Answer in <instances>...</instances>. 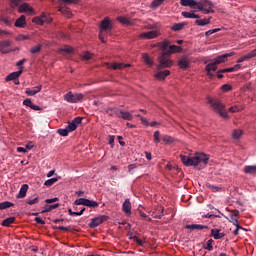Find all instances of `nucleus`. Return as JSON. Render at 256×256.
<instances>
[{"label": "nucleus", "instance_id": "nucleus-62", "mask_svg": "<svg viewBox=\"0 0 256 256\" xmlns=\"http://www.w3.org/2000/svg\"><path fill=\"white\" fill-rule=\"evenodd\" d=\"M168 47H169V41L165 40L164 42H162L161 44L162 51H166Z\"/></svg>", "mask_w": 256, "mask_h": 256}, {"label": "nucleus", "instance_id": "nucleus-47", "mask_svg": "<svg viewBox=\"0 0 256 256\" xmlns=\"http://www.w3.org/2000/svg\"><path fill=\"white\" fill-rule=\"evenodd\" d=\"M66 129L68 130L69 133H73V131L77 129V125H75V123L73 122H69L68 127H66Z\"/></svg>", "mask_w": 256, "mask_h": 256}, {"label": "nucleus", "instance_id": "nucleus-57", "mask_svg": "<svg viewBox=\"0 0 256 256\" xmlns=\"http://www.w3.org/2000/svg\"><path fill=\"white\" fill-rule=\"evenodd\" d=\"M83 121V117H76V118H74L73 120H72V123H74V125H76V127L78 126V125H81V122Z\"/></svg>", "mask_w": 256, "mask_h": 256}, {"label": "nucleus", "instance_id": "nucleus-20", "mask_svg": "<svg viewBox=\"0 0 256 256\" xmlns=\"http://www.w3.org/2000/svg\"><path fill=\"white\" fill-rule=\"evenodd\" d=\"M182 17H184V19H201V16H199V14H195V11H183L181 12Z\"/></svg>", "mask_w": 256, "mask_h": 256}, {"label": "nucleus", "instance_id": "nucleus-35", "mask_svg": "<svg viewBox=\"0 0 256 256\" xmlns=\"http://www.w3.org/2000/svg\"><path fill=\"white\" fill-rule=\"evenodd\" d=\"M15 204L9 201H4L0 203V211H3V209H9V207H14Z\"/></svg>", "mask_w": 256, "mask_h": 256}, {"label": "nucleus", "instance_id": "nucleus-60", "mask_svg": "<svg viewBox=\"0 0 256 256\" xmlns=\"http://www.w3.org/2000/svg\"><path fill=\"white\" fill-rule=\"evenodd\" d=\"M23 105H25L26 107H30V109H31V107L33 106V101H31V99H25L24 101H23Z\"/></svg>", "mask_w": 256, "mask_h": 256}, {"label": "nucleus", "instance_id": "nucleus-28", "mask_svg": "<svg viewBox=\"0 0 256 256\" xmlns=\"http://www.w3.org/2000/svg\"><path fill=\"white\" fill-rule=\"evenodd\" d=\"M246 175H256V165L244 166Z\"/></svg>", "mask_w": 256, "mask_h": 256}, {"label": "nucleus", "instance_id": "nucleus-3", "mask_svg": "<svg viewBox=\"0 0 256 256\" xmlns=\"http://www.w3.org/2000/svg\"><path fill=\"white\" fill-rule=\"evenodd\" d=\"M208 103H210L214 111H216V113H219L221 117H223L224 119H229V115L227 114V112H225V105H223L221 101L209 98Z\"/></svg>", "mask_w": 256, "mask_h": 256}, {"label": "nucleus", "instance_id": "nucleus-38", "mask_svg": "<svg viewBox=\"0 0 256 256\" xmlns=\"http://www.w3.org/2000/svg\"><path fill=\"white\" fill-rule=\"evenodd\" d=\"M57 181H59V178H51L45 181L44 185L46 187H52V185H55V183H57Z\"/></svg>", "mask_w": 256, "mask_h": 256}, {"label": "nucleus", "instance_id": "nucleus-4", "mask_svg": "<svg viewBox=\"0 0 256 256\" xmlns=\"http://www.w3.org/2000/svg\"><path fill=\"white\" fill-rule=\"evenodd\" d=\"M171 55L170 53L167 52H163L159 57H158V61H159V65H158V69H165L167 67H171L173 65V61H171Z\"/></svg>", "mask_w": 256, "mask_h": 256}, {"label": "nucleus", "instance_id": "nucleus-21", "mask_svg": "<svg viewBox=\"0 0 256 256\" xmlns=\"http://www.w3.org/2000/svg\"><path fill=\"white\" fill-rule=\"evenodd\" d=\"M169 75H171V71L169 70L159 71L155 74V78L158 79V81H165V78L169 77Z\"/></svg>", "mask_w": 256, "mask_h": 256}, {"label": "nucleus", "instance_id": "nucleus-29", "mask_svg": "<svg viewBox=\"0 0 256 256\" xmlns=\"http://www.w3.org/2000/svg\"><path fill=\"white\" fill-rule=\"evenodd\" d=\"M58 11L62 14V15H64V17H71V15H73L72 13H71V10H69V8L68 7H65V6H59V8H58Z\"/></svg>", "mask_w": 256, "mask_h": 256}, {"label": "nucleus", "instance_id": "nucleus-25", "mask_svg": "<svg viewBox=\"0 0 256 256\" xmlns=\"http://www.w3.org/2000/svg\"><path fill=\"white\" fill-rule=\"evenodd\" d=\"M211 237H214V239H223L225 237V233L221 232L219 229H212L211 230Z\"/></svg>", "mask_w": 256, "mask_h": 256}, {"label": "nucleus", "instance_id": "nucleus-16", "mask_svg": "<svg viewBox=\"0 0 256 256\" xmlns=\"http://www.w3.org/2000/svg\"><path fill=\"white\" fill-rule=\"evenodd\" d=\"M19 13H33V7L29 3H23L18 7Z\"/></svg>", "mask_w": 256, "mask_h": 256}, {"label": "nucleus", "instance_id": "nucleus-37", "mask_svg": "<svg viewBox=\"0 0 256 256\" xmlns=\"http://www.w3.org/2000/svg\"><path fill=\"white\" fill-rule=\"evenodd\" d=\"M162 141H163L166 145H171V143H173V141H175V139H173V137H171V136L164 135V136H162Z\"/></svg>", "mask_w": 256, "mask_h": 256}, {"label": "nucleus", "instance_id": "nucleus-39", "mask_svg": "<svg viewBox=\"0 0 256 256\" xmlns=\"http://www.w3.org/2000/svg\"><path fill=\"white\" fill-rule=\"evenodd\" d=\"M41 49H43V45L38 44L37 46L31 48L30 53H32V55L41 53Z\"/></svg>", "mask_w": 256, "mask_h": 256}, {"label": "nucleus", "instance_id": "nucleus-51", "mask_svg": "<svg viewBox=\"0 0 256 256\" xmlns=\"http://www.w3.org/2000/svg\"><path fill=\"white\" fill-rule=\"evenodd\" d=\"M219 31H221V28L208 30V31L205 32V36L210 37V35H213V33H219Z\"/></svg>", "mask_w": 256, "mask_h": 256}, {"label": "nucleus", "instance_id": "nucleus-15", "mask_svg": "<svg viewBox=\"0 0 256 256\" xmlns=\"http://www.w3.org/2000/svg\"><path fill=\"white\" fill-rule=\"evenodd\" d=\"M27 191H29V185L23 184L19 190V193L17 194V199H25L27 197Z\"/></svg>", "mask_w": 256, "mask_h": 256}, {"label": "nucleus", "instance_id": "nucleus-59", "mask_svg": "<svg viewBox=\"0 0 256 256\" xmlns=\"http://www.w3.org/2000/svg\"><path fill=\"white\" fill-rule=\"evenodd\" d=\"M91 57H92V54L89 52H84L82 54V59H84V61H89V59H91Z\"/></svg>", "mask_w": 256, "mask_h": 256}, {"label": "nucleus", "instance_id": "nucleus-9", "mask_svg": "<svg viewBox=\"0 0 256 256\" xmlns=\"http://www.w3.org/2000/svg\"><path fill=\"white\" fill-rule=\"evenodd\" d=\"M108 219H109V216H106V215L92 218L91 222L89 223V227L90 229H95V227H99L101 223H103L104 221H107Z\"/></svg>", "mask_w": 256, "mask_h": 256}, {"label": "nucleus", "instance_id": "nucleus-50", "mask_svg": "<svg viewBox=\"0 0 256 256\" xmlns=\"http://www.w3.org/2000/svg\"><path fill=\"white\" fill-rule=\"evenodd\" d=\"M26 203L28 205H35V204L39 203V197H35L34 199L27 198Z\"/></svg>", "mask_w": 256, "mask_h": 256}, {"label": "nucleus", "instance_id": "nucleus-13", "mask_svg": "<svg viewBox=\"0 0 256 256\" xmlns=\"http://www.w3.org/2000/svg\"><path fill=\"white\" fill-rule=\"evenodd\" d=\"M106 67L108 69H113L114 71H117V69H124V67H131V65L123 64V63H106Z\"/></svg>", "mask_w": 256, "mask_h": 256}, {"label": "nucleus", "instance_id": "nucleus-23", "mask_svg": "<svg viewBox=\"0 0 256 256\" xmlns=\"http://www.w3.org/2000/svg\"><path fill=\"white\" fill-rule=\"evenodd\" d=\"M211 17L204 18V19H197L195 21V25H198V27H205V25H211Z\"/></svg>", "mask_w": 256, "mask_h": 256}, {"label": "nucleus", "instance_id": "nucleus-53", "mask_svg": "<svg viewBox=\"0 0 256 256\" xmlns=\"http://www.w3.org/2000/svg\"><path fill=\"white\" fill-rule=\"evenodd\" d=\"M60 53H67L68 55L73 53V48L72 47H65V48H62L60 49Z\"/></svg>", "mask_w": 256, "mask_h": 256}, {"label": "nucleus", "instance_id": "nucleus-56", "mask_svg": "<svg viewBox=\"0 0 256 256\" xmlns=\"http://www.w3.org/2000/svg\"><path fill=\"white\" fill-rule=\"evenodd\" d=\"M241 109H243V108H240L239 106H232V107H230L229 108V111H230V113H239V111H241Z\"/></svg>", "mask_w": 256, "mask_h": 256}, {"label": "nucleus", "instance_id": "nucleus-63", "mask_svg": "<svg viewBox=\"0 0 256 256\" xmlns=\"http://www.w3.org/2000/svg\"><path fill=\"white\" fill-rule=\"evenodd\" d=\"M57 201H59V198L55 197L51 199H46L45 203L51 204V203H57Z\"/></svg>", "mask_w": 256, "mask_h": 256}, {"label": "nucleus", "instance_id": "nucleus-42", "mask_svg": "<svg viewBox=\"0 0 256 256\" xmlns=\"http://www.w3.org/2000/svg\"><path fill=\"white\" fill-rule=\"evenodd\" d=\"M241 135H243V132L239 129H236L232 133L233 139H241Z\"/></svg>", "mask_w": 256, "mask_h": 256}, {"label": "nucleus", "instance_id": "nucleus-5", "mask_svg": "<svg viewBox=\"0 0 256 256\" xmlns=\"http://www.w3.org/2000/svg\"><path fill=\"white\" fill-rule=\"evenodd\" d=\"M74 205H84V207H89L90 209H97L99 202L87 198H79L74 201Z\"/></svg>", "mask_w": 256, "mask_h": 256}, {"label": "nucleus", "instance_id": "nucleus-7", "mask_svg": "<svg viewBox=\"0 0 256 256\" xmlns=\"http://www.w3.org/2000/svg\"><path fill=\"white\" fill-rule=\"evenodd\" d=\"M83 97L82 93L73 94L72 92H68L65 94L64 99L68 103H79L80 101H83Z\"/></svg>", "mask_w": 256, "mask_h": 256}, {"label": "nucleus", "instance_id": "nucleus-14", "mask_svg": "<svg viewBox=\"0 0 256 256\" xmlns=\"http://www.w3.org/2000/svg\"><path fill=\"white\" fill-rule=\"evenodd\" d=\"M14 25H15V27L25 29V27L27 25V20H26L25 15H21L19 18H17Z\"/></svg>", "mask_w": 256, "mask_h": 256}, {"label": "nucleus", "instance_id": "nucleus-10", "mask_svg": "<svg viewBox=\"0 0 256 256\" xmlns=\"http://www.w3.org/2000/svg\"><path fill=\"white\" fill-rule=\"evenodd\" d=\"M233 55H235V52L222 54V55L217 56L216 58H214V62L217 65H221V63H226L227 59H229V57H233Z\"/></svg>", "mask_w": 256, "mask_h": 256}, {"label": "nucleus", "instance_id": "nucleus-2", "mask_svg": "<svg viewBox=\"0 0 256 256\" xmlns=\"http://www.w3.org/2000/svg\"><path fill=\"white\" fill-rule=\"evenodd\" d=\"M180 159L186 167H197L199 163L207 165L209 163V157L205 153H196L194 156L180 155Z\"/></svg>", "mask_w": 256, "mask_h": 256}, {"label": "nucleus", "instance_id": "nucleus-1", "mask_svg": "<svg viewBox=\"0 0 256 256\" xmlns=\"http://www.w3.org/2000/svg\"><path fill=\"white\" fill-rule=\"evenodd\" d=\"M180 5L182 7H191V9H197L204 13V15H209V13H215L213 7L215 4L209 0H180Z\"/></svg>", "mask_w": 256, "mask_h": 256}, {"label": "nucleus", "instance_id": "nucleus-32", "mask_svg": "<svg viewBox=\"0 0 256 256\" xmlns=\"http://www.w3.org/2000/svg\"><path fill=\"white\" fill-rule=\"evenodd\" d=\"M12 223H15V217H9L2 221V227H10Z\"/></svg>", "mask_w": 256, "mask_h": 256}, {"label": "nucleus", "instance_id": "nucleus-19", "mask_svg": "<svg viewBox=\"0 0 256 256\" xmlns=\"http://www.w3.org/2000/svg\"><path fill=\"white\" fill-rule=\"evenodd\" d=\"M22 74H23V70L12 72L8 76H6L5 81H15L19 79V77H21Z\"/></svg>", "mask_w": 256, "mask_h": 256}, {"label": "nucleus", "instance_id": "nucleus-64", "mask_svg": "<svg viewBox=\"0 0 256 256\" xmlns=\"http://www.w3.org/2000/svg\"><path fill=\"white\" fill-rule=\"evenodd\" d=\"M232 87L229 84H224L222 86V91H231Z\"/></svg>", "mask_w": 256, "mask_h": 256}, {"label": "nucleus", "instance_id": "nucleus-52", "mask_svg": "<svg viewBox=\"0 0 256 256\" xmlns=\"http://www.w3.org/2000/svg\"><path fill=\"white\" fill-rule=\"evenodd\" d=\"M57 132L61 135V137H67V135H69V130L67 128L58 129Z\"/></svg>", "mask_w": 256, "mask_h": 256}, {"label": "nucleus", "instance_id": "nucleus-48", "mask_svg": "<svg viewBox=\"0 0 256 256\" xmlns=\"http://www.w3.org/2000/svg\"><path fill=\"white\" fill-rule=\"evenodd\" d=\"M52 229H54L55 231L59 230V231H71V227H65V226H53Z\"/></svg>", "mask_w": 256, "mask_h": 256}, {"label": "nucleus", "instance_id": "nucleus-18", "mask_svg": "<svg viewBox=\"0 0 256 256\" xmlns=\"http://www.w3.org/2000/svg\"><path fill=\"white\" fill-rule=\"evenodd\" d=\"M253 57H256V49H254L251 52H249L248 54L240 57L237 60V63H243L244 61H249V59H253Z\"/></svg>", "mask_w": 256, "mask_h": 256}, {"label": "nucleus", "instance_id": "nucleus-58", "mask_svg": "<svg viewBox=\"0 0 256 256\" xmlns=\"http://www.w3.org/2000/svg\"><path fill=\"white\" fill-rule=\"evenodd\" d=\"M133 241H135V243H137V245H139L140 247H143V245H145V242H143L141 239H139L137 236H134Z\"/></svg>", "mask_w": 256, "mask_h": 256}, {"label": "nucleus", "instance_id": "nucleus-24", "mask_svg": "<svg viewBox=\"0 0 256 256\" xmlns=\"http://www.w3.org/2000/svg\"><path fill=\"white\" fill-rule=\"evenodd\" d=\"M217 65L218 64L214 61L206 66L207 75H209V77H213L211 71H217Z\"/></svg>", "mask_w": 256, "mask_h": 256}, {"label": "nucleus", "instance_id": "nucleus-12", "mask_svg": "<svg viewBox=\"0 0 256 256\" xmlns=\"http://www.w3.org/2000/svg\"><path fill=\"white\" fill-rule=\"evenodd\" d=\"M41 89H43V86L38 85L32 88H26L25 93L28 95V97H33L37 95V93H41Z\"/></svg>", "mask_w": 256, "mask_h": 256}, {"label": "nucleus", "instance_id": "nucleus-36", "mask_svg": "<svg viewBox=\"0 0 256 256\" xmlns=\"http://www.w3.org/2000/svg\"><path fill=\"white\" fill-rule=\"evenodd\" d=\"M169 51L168 52H166V53H170V55L172 54V53H181V47H179V46H177V45H170L169 46Z\"/></svg>", "mask_w": 256, "mask_h": 256}, {"label": "nucleus", "instance_id": "nucleus-11", "mask_svg": "<svg viewBox=\"0 0 256 256\" xmlns=\"http://www.w3.org/2000/svg\"><path fill=\"white\" fill-rule=\"evenodd\" d=\"M157 37H159V32L157 30L143 32L139 35L140 39H157Z\"/></svg>", "mask_w": 256, "mask_h": 256}, {"label": "nucleus", "instance_id": "nucleus-44", "mask_svg": "<svg viewBox=\"0 0 256 256\" xmlns=\"http://www.w3.org/2000/svg\"><path fill=\"white\" fill-rule=\"evenodd\" d=\"M165 0H154L152 3H151V7L152 9H157V7H160V5H163V2Z\"/></svg>", "mask_w": 256, "mask_h": 256}, {"label": "nucleus", "instance_id": "nucleus-31", "mask_svg": "<svg viewBox=\"0 0 256 256\" xmlns=\"http://www.w3.org/2000/svg\"><path fill=\"white\" fill-rule=\"evenodd\" d=\"M180 69H189V60L187 58H182L178 62Z\"/></svg>", "mask_w": 256, "mask_h": 256}, {"label": "nucleus", "instance_id": "nucleus-54", "mask_svg": "<svg viewBox=\"0 0 256 256\" xmlns=\"http://www.w3.org/2000/svg\"><path fill=\"white\" fill-rule=\"evenodd\" d=\"M137 117H140V121L142 123V125H145L146 127H149V120H147V118L141 116V115H137Z\"/></svg>", "mask_w": 256, "mask_h": 256}, {"label": "nucleus", "instance_id": "nucleus-45", "mask_svg": "<svg viewBox=\"0 0 256 256\" xmlns=\"http://www.w3.org/2000/svg\"><path fill=\"white\" fill-rule=\"evenodd\" d=\"M161 132L159 130L154 132V143H161V138H160Z\"/></svg>", "mask_w": 256, "mask_h": 256}, {"label": "nucleus", "instance_id": "nucleus-41", "mask_svg": "<svg viewBox=\"0 0 256 256\" xmlns=\"http://www.w3.org/2000/svg\"><path fill=\"white\" fill-rule=\"evenodd\" d=\"M32 23H35L36 25H43L44 24V20H43V17H39V16H36L32 19Z\"/></svg>", "mask_w": 256, "mask_h": 256}, {"label": "nucleus", "instance_id": "nucleus-17", "mask_svg": "<svg viewBox=\"0 0 256 256\" xmlns=\"http://www.w3.org/2000/svg\"><path fill=\"white\" fill-rule=\"evenodd\" d=\"M185 229H191L192 231H201L203 229H209V226L201 225V224H187Z\"/></svg>", "mask_w": 256, "mask_h": 256}, {"label": "nucleus", "instance_id": "nucleus-55", "mask_svg": "<svg viewBox=\"0 0 256 256\" xmlns=\"http://www.w3.org/2000/svg\"><path fill=\"white\" fill-rule=\"evenodd\" d=\"M118 21H120L123 25H129L131 21H129V18L125 17H118Z\"/></svg>", "mask_w": 256, "mask_h": 256}, {"label": "nucleus", "instance_id": "nucleus-43", "mask_svg": "<svg viewBox=\"0 0 256 256\" xmlns=\"http://www.w3.org/2000/svg\"><path fill=\"white\" fill-rule=\"evenodd\" d=\"M41 17H42L44 23H53V18L47 16V14H45V12L41 13Z\"/></svg>", "mask_w": 256, "mask_h": 256}, {"label": "nucleus", "instance_id": "nucleus-6", "mask_svg": "<svg viewBox=\"0 0 256 256\" xmlns=\"http://www.w3.org/2000/svg\"><path fill=\"white\" fill-rule=\"evenodd\" d=\"M112 26H111V20L109 18H104L100 24V34H99V39L102 41V43H105V39L103 38V31H111Z\"/></svg>", "mask_w": 256, "mask_h": 256}, {"label": "nucleus", "instance_id": "nucleus-27", "mask_svg": "<svg viewBox=\"0 0 256 256\" xmlns=\"http://www.w3.org/2000/svg\"><path fill=\"white\" fill-rule=\"evenodd\" d=\"M6 47H11V41L6 40V41L0 42V53L7 55V53H9V51L4 50V49H6Z\"/></svg>", "mask_w": 256, "mask_h": 256}, {"label": "nucleus", "instance_id": "nucleus-49", "mask_svg": "<svg viewBox=\"0 0 256 256\" xmlns=\"http://www.w3.org/2000/svg\"><path fill=\"white\" fill-rule=\"evenodd\" d=\"M62 5H73L77 3V0H58Z\"/></svg>", "mask_w": 256, "mask_h": 256}, {"label": "nucleus", "instance_id": "nucleus-61", "mask_svg": "<svg viewBox=\"0 0 256 256\" xmlns=\"http://www.w3.org/2000/svg\"><path fill=\"white\" fill-rule=\"evenodd\" d=\"M233 72H234L233 67H231V68H224V69L219 70V73H233Z\"/></svg>", "mask_w": 256, "mask_h": 256}, {"label": "nucleus", "instance_id": "nucleus-22", "mask_svg": "<svg viewBox=\"0 0 256 256\" xmlns=\"http://www.w3.org/2000/svg\"><path fill=\"white\" fill-rule=\"evenodd\" d=\"M122 209L126 215H131V201L129 198H127L123 204H122Z\"/></svg>", "mask_w": 256, "mask_h": 256}, {"label": "nucleus", "instance_id": "nucleus-40", "mask_svg": "<svg viewBox=\"0 0 256 256\" xmlns=\"http://www.w3.org/2000/svg\"><path fill=\"white\" fill-rule=\"evenodd\" d=\"M213 243H215V241L213 239H209L204 245V249L211 251L213 249Z\"/></svg>", "mask_w": 256, "mask_h": 256}, {"label": "nucleus", "instance_id": "nucleus-30", "mask_svg": "<svg viewBox=\"0 0 256 256\" xmlns=\"http://www.w3.org/2000/svg\"><path fill=\"white\" fill-rule=\"evenodd\" d=\"M187 25V22H181V23H175L171 26L172 31H182V29H185Z\"/></svg>", "mask_w": 256, "mask_h": 256}, {"label": "nucleus", "instance_id": "nucleus-8", "mask_svg": "<svg viewBox=\"0 0 256 256\" xmlns=\"http://www.w3.org/2000/svg\"><path fill=\"white\" fill-rule=\"evenodd\" d=\"M113 115H115L116 117H120L121 119H124L125 121H132L133 120V115H131V113H129L128 111L114 109L113 110Z\"/></svg>", "mask_w": 256, "mask_h": 256}, {"label": "nucleus", "instance_id": "nucleus-46", "mask_svg": "<svg viewBox=\"0 0 256 256\" xmlns=\"http://www.w3.org/2000/svg\"><path fill=\"white\" fill-rule=\"evenodd\" d=\"M68 213L69 215L73 216V215H77V216H81L83 215V213H85V207L81 208V212H73L72 209H68Z\"/></svg>", "mask_w": 256, "mask_h": 256}, {"label": "nucleus", "instance_id": "nucleus-26", "mask_svg": "<svg viewBox=\"0 0 256 256\" xmlns=\"http://www.w3.org/2000/svg\"><path fill=\"white\" fill-rule=\"evenodd\" d=\"M237 215H239V211L231 212L229 215L230 223H232V225H234V227L239 225V219H237Z\"/></svg>", "mask_w": 256, "mask_h": 256}, {"label": "nucleus", "instance_id": "nucleus-33", "mask_svg": "<svg viewBox=\"0 0 256 256\" xmlns=\"http://www.w3.org/2000/svg\"><path fill=\"white\" fill-rule=\"evenodd\" d=\"M58 207H59V203L46 205L44 206V209L41 213H50V211H53V209H57Z\"/></svg>", "mask_w": 256, "mask_h": 256}, {"label": "nucleus", "instance_id": "nucleus-34", "mask_svg": "<svg viewBox=\"0 0 256 256\" xmlns=\"http://www.w3.org/2000/svg\"><path fill=\"white\" fill-rule=\"evenodd\" d=\"M142 59L146 65H149V67L153 65V60H151V58L149 57V54L147 53L142 54Z\"/></svg>", "mask_w": 256, "mask_h": 256}]
</instances>
